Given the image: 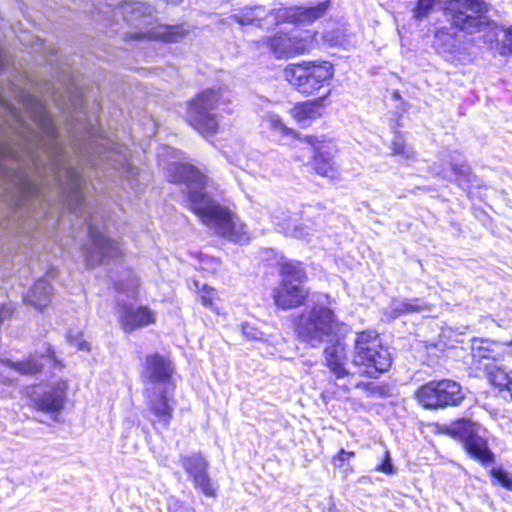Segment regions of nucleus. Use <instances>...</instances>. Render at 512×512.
<instances>
[{
    "instance_id": "obj_1",
    "label": "nucleus",
    "mask_w": 512,
    "mask_h": 512,
    "mask_svg": "<svg viewBox=\"0 0 512 512\" xmlns=\"http://www.w3.org/2000/svg\"><path fill=\"white\" fill-rule=\"evenodd\" d=\"M168 171L172 182L185 184L189 208L211 231L239 244L250 240L246 225L209 196L204 174L190 164H172Z\"/></svg>"
},
{
    "instance_id": "obj_2",
    "label": "nucleus",
    "mask_w": 512,
    "mask_h": 512,
    "mask_svg": "<svg viewBox=\"0 0 512 512\" xmlns=\"http://www.w3.org/2000/svg\"><path fill=\"white\" fill-rule=\"evenodd\" d=\"M92 4L106 19L109 20L111 14L113 21L118 22L119 18H122L132 26L135 30L126 33L129 39L178 42L188 33L184 25H155L152 7L142 2H123L114 7L113 4L103 3L102 0H92Z\"/></svg>"
},
{
    "instance_id": "obj_3",
    "label": "nucleus",
    "mask_w": 512,
    "mask_h": 512,
    "mask_svg": "<svg viewBox=\"0 0 512 512\" xmlns=\"http://www.w3.org/2000/svg\"><path fill=\"white\" fill-rule=\"evenodd\" d=\"M33 101L35 102L36 121L45 137V140L41 141V147L50 159L52 175L59 183H62V173L65 175L74 190L77 201L78 207L75 208V213L81 212L83 206V196L80 191L81 177L78 171L64 164L63 149L57 140L56 127L40 100L33 99Z\"/></svg>"
},
{
    "instance_id": "obj_4",
    "label": "nucleus",
    "mask_w": 512,
    "mask_h": 512,
    "mask_svg": "<svg viewBox=\"0 0 512 512\" xmlns=\"http://www.w3.org/2000/svg\"><path fill=\"white\" fill-rule=\"evenodd\" d=\"M87 133L91 138L89 145L85 148L89 155V162L94 166L107 162V165L115 170L121 178H124L131 189H134L139 172L129 161L128 149L111 139L96 136V129L92 125L87 128Z\"/></svg>"
},
{
    "instance_id": "obj_5",
    "label": "nucleus",
    "mask_w": 512,
    "mask_h": 512,
    "mask_svg": "<svg viewBox=\"0 0 512 512\" xmlns=\"http://www.w3.org/2000/svg\"><path fill=\"white\" fill-rule=\"evenodd\" d=\"M353 364L361 368L362 375L377 377L391 366V357L383 347L375 331L368 330L356 334Z\"/></svg>"
},
{
    "instance_id": "obj_6",
    "label": "nucleus",
    "mask_w": 512,
    "mask_h": 512,
    "mask_svg": "<svg viewBox=\"0 0 512 512\" xmlns=\"http://www.w3.org/2000/svg\"><path fill=\"white\" fill-rule=\"evenodd\" d=\"M298 336L312 347H318L328 339L333 340L339 331L334 313L327 307H314L295 320Z\"/></svg>"
},
{
    "instance_id": "obj_7",
    "label": "nucleus",
    "mask_w": 512,
    "mask_h": 512,
    "mask_svg": "<svg viewBox=\"0 0 512 512\" xmlns=\"http://www.w3.org/2000/svg\"><path fill=\"white\" fill-rule=\"evenodd\" d=\"M225 103L223 89H206L187 104L186 119L202 135L215 134L218 129L217 107Z\"/></svg>"
},
{
    "instance_id": "obj_8",
    "label": "nucleus",
    "mask_w": 512,
    "mask_h": 512,
    "mask_svg": "<svg viewBox=\"0 0 512 512\" xmlns=\"http://www.w3.org/2000/svg\"><path fill=\"white\" fill-rule=\"evenodd\" d=\"M279 265L282 283L274 289V302L285 310L297 307L308 295V291L303 286L306 280L304 267L301 262L288 259H282Z\"/></svg>"
},
{
    "instance_id": "obj_9",
    "label": "nucleus",
    "mask_w": 512,
    "mask_h": 512,
    "mask_svg": "<svg viewBox=\"0 0 512 512\" xmlns=\"http://www.w3.org/2000/svg\"><path fill=\"white\" fill-rule=\"evenodd\" d=\"M286 80L298 92L313 95L328 83L333 75L334 68L330 62H308L290 64L284 70Z\"/></svg>"
},
{
    "instance_id": "obj_10",
    "label": "nucleus",
    "mask_w": 512,
    "mask_h": 512,
    "mask_svg": "<svg viewBox=\"0 0 512 512\" xmlns=\"http://www.w3.org/2000/svg\"><path fill=\"white\" fill-rule=\"evenodd\" d=\"M487 5L481 0H449L444 13L452 25L467 33H475L490 25Z\"/></svg>"
},
{
    "instance_id": "obj_11",
    "label": "nucleus",
    "mask_w": 512,
    "mask_h": 512,
    "mask_svg": "<svg viewBox=\"0 0 512 512\" xmlns=\"http://www.w3.org/2000/svg\"><path fill=\"white\" fill-rule=\"evenodd\" d=\"M415 398L425 409H442L458 406L464 399L459 383L450 379L433 380L422 385L415 392Z\"/></svg>"
},
{
    "instance_id": "obj_12",
    "label": "nucleus",
    "mask_w": 512,
    "mask_h": 512,
    "mask_svg": "<svg viewBox=\"0 0 512 512\" xmlns=\"http://www.w3.org/2000/svg\"><path fill=\"white\" fill-rule=\"evenodd\" d=\"M138 286V279L135 276H129L127 284L123 282L116 284V290L119 295L125 294L128 298L135 299ZM116 301L119 306V322L125 332H131L155 322V313L148 307L134 308L132 305L124 303L120 296H117Z\"/></svg>"
},
{
    "instance_id": "obj_13",
    "label": "nucleus",
    "mask_w": 512,
    "mask_h": 512,
    "mask_svg": "<svg viewBox=\"0 0 512 512\" xmlns=\"http://www.w3.org/2000/svg\"><path fill=\"white\" fill-rule=\"evenodd\" d=\"M477 425L469 420L461 419L444 428V432L463 443L465 450L476 460L489 464L494 460L487 441L478 435Z\"/></svg>"
},
{
    "instance_id": "obj_14",
    "label": "nucleus",
    "mask_w": 512,
    "mask_h": 512,
    "mask_svg": "<svg viewBox=\"0 0 512 512\" xmlns=\"http://www.w3.org/2000/svg\"><path fill=\"white\" fill-rule=\"evenodd\" d=\"M85 221L88 224L89 236L92 242V245H86L83 249L87 266L94 267L104 263L106 259H112L122 254L119 243L107 238L102 231L94 225L92 217L85 219Z\"/></svg>"
},
{
    "instance_id": "obj_15",
    "label": "nucleus",
    "mask_w": 512,
    "mask_h": 512,
    "mask_svg": "<svg viewBox=\"0 0 512 512\" xmlns=\"http://www.w3.org/2000/svg\"><path fill=\"white\" fill-rule=\"evenodd\" d=\"M174 368L172 362L158 353L146 356L145 368L142 373L145 388H171Z\"/></svg>"
},
{
    "instance_id": "obj_16",
    "label": "nucleus",
    "mask_w": 512,
    "mask_h": 512,
    "mask_svg": "<svg viewBox=\"0 0 512 512\" xmlns=\"http://www.w3.org/2000/svg\"><path fill=\"white\" fill-rule=\"evenodd\" d=\"M332 338L333 340L328 339V341H324L326 346L323 354L325 365L335 376V384L338 386V383L347 382L353 374L345 367L347 364V352L344 339L339 333H336L335 337Z\"/></svg>"
},
{
    "instance_id": "obj_17",
    "label": "nucleus",
    "mask_w": 512,
    "mask_h": 512,
    "mask_svg": "<svg viewBox=\"0 0 512 512\" xmlns=\"http://www.w3.org/2000/svg\"><path fill=\"white\" fill-rule=\"evenodd\" d=\"M278 9H267L263 5L245 6L230 15L229 19L239 25H253L270 29L280 24Z\"/></svg>"
},
{
    "instance_id": "obj_18",
    "label": "nucleus",
    "mask_w": 512,
    "mask_h": 512,
    "mask_svg": "<svg viewBox=\"0 0 512 512\" xmlns=\"http://www.w3.org/2000/svg\"><path fill=\"white\" fill-rule=\"evenodd\" d=\"M68 385L65 381L59 380L52 383L50 387L46 388L41 394H35L32 401L35 407L44 413L51 415L53 420L64 409L67 400Z\"/></svg>"
},
{
    "instance_id": "obj_19",
    "label": "nucleus",
    "mask_w": 512,
    "mask_h": 512,
    "mask_svg": "<svg viewBox=\"0 0 512 512\" xmlns=\"http://www.w3.org/2000/svg\"><path fill=\"white\" fill-rule=\"evenodd\" d=\"M473 363L477 369L484 370V363L495 365L502 357L512 356V342L508 346L490 340L473 339L471 346Z\"/></svg>"
},
{
    "instance_id": "obj_20",
    "label": "nucleus",
    "mask_w": 512,
    "mask_h": 512,
    "mask_svg": "<svg viewBox=\"0 0 512 512\" xmlns=\"http://www.w3.org/2000/svg\"><path fill=\"white\" fill-rule=\"evenodd\" d=\"M171 388H145L146 403L149 411L155 417V422L168 427L173 417V398L169 396Z\"/></svg>"
},
{
    "instance_id": "obj_21",
    "label": "nucleus",
    "mask_w": 512,
    "mask_h": 512,
    "mask_svg": "<svg viewBox=\"0 0 512 512\" xmlns=\"http://www.w3.org/2000/svg\"><path fill=\"white\" fill-rule=\"evenodd\" d=\"M330 8V1L325 0L315 6H294L278 8L280 24L291 22L298 25H310L322 18Z\"/></svg>"
},
{
    "instance_id": "obj_22",
    "label": "nucleus",
    "mask_w": 512,
    "mask_h": 512,
    "mask_svg": "<svg viewBox=\"0 0 512 512\" xmlns=\"http://www.w3.org/2000/svg\"><path fill=\"white\" fill-rule=\"evenodd\" d=\"M52 295V286L45 279H39L28 292L25 299L36 309L42 310L49 305Z\"/></svg>"
},
{
    "instance_id": "obj_23",
    "label": "nucleus",
    "mask_w": 512,
    "mask_h": 512,
    "mask_svg": "<svg viewBox=\"0 0 512 512\" xmlns=\"http://www.w3.org/2000/svg\"><path fill=\"white\" fill-rule=\"evenodd\" d=\"M338 387L348 392L352 389H361L366 396L386 397L389 392L387 385H380L374 382H361L353 374L347 382L338 383Z\"/></svg>"
},
{
    "instance_id": "obj_24",
    "label": "nucleus",
    "mask_w": 512,
    "mask_h": 512,
    "mask_svg": "<svg viewBox=\"0 0 512 512\" xmlns=\"http://www.w3.org/2000/svg\"><path fill=\"white\" fill-rule=\"evenodd\" d=\"M266 43L276 58L295 56L293 34H276L273 37L267 38Z\"/></svg>"
},
{
    "instance_id": "obj_25",
    "label": "nucleus",
    "mask_w": 512,
    "mask_h": 512,
    "mask_svg": "<svg viewBox=\"0 0 512 512\" xmlns=\"http://www.w3.org/2000/svg\"><path fill=\"white\" fill-rule=\"evenodd\" d=\"M322 114L321 101L304 102L292 109V117L301 125L306 126L311 120Z\"/></svg>"
},
{
    "instance_id": "obj_26",
    "label": "nucleus",
    "mask_w": 512,
    "mask_h": 512,
    "mask_svg": "<svg viewBox=\"0 0 512 512\" xmlns=\"http://www.w3.org/2000/svg\"><path fill=\"white\" fill-rule=\"evenodd\" d=\"M418 299L413 300H392L389 307L384 310L383 315L388 320H393L403 314L419 312L428 309L426 305L418 304Z\"/></svg>"
},
{
    "instance_id": "obj_27",
    "label": "nucleus",
    "mask_w": 512,
    "mask_h": 512,
    "mask_svg": "<svg viewBox=\"0 0 512 512\" xmlns=\"http://www.w3.org/2000/svg\"><path fill=\"white\" fill-rule=\"evenodd\" d=\"M312 167L315 172L330 180L338 179V169L332 157L323 151H317L313 157Z\"/></svg>"
},
{
    "instance_id": "obj_28",
    "label": "nucleus",
    "mask_w": 512,
    "mask_h": 512,
    "mask_svg": "<svg viewBox=\"0 0 512 512\" xmlns=\"http://www.w3.org/2000/svg\"><path fill=\"white\" fill-rule=\"evenodd\" d=\"M295 55L309 53L319 45L318 33L311 30L299 31L293 34Z\"/></svg>"
},
{
    "instance_id": "obj_29",
    "label": "nucleus",
    "mask_w": 512,
    "mask_h": 512,
    "mask_svg": "<svg viewBox=\"0 0 512 512\" xmlns=\"http://www.w3.org/2000/svg\"><path fill=\"white\" fill-rule=\"evenodd\" d=\"M484 371L489 375L490 382L500 388L501 391L506 390L509 392V386H512V370L510 372L504 371L497 364L490 365L484 363Z\"/></svg>"
},
{
    "instance_id": "obj_30",
    "label": "nucleus",
    "mask_w": 512,
    "mask_h": 512,
    "mask_svg": "<svg viewBox=\"0 0 512 512\" xmlns=\"http://www.w3.org/2000/svg\"><path fill=\"white\" fill-rule=\"evenodd\" d=\"M298 222V215L289 213L283 222H278L277 225L286 235L302 240H308L310 229L308 227L298 226Z\"/></svg>"
},
{
    "instance_id": "obj_31",
    "label": "nucleus",
    "mask_w": 512,
    "mask_h": 512,
    "mask_svg": "<svg viewBox=\"0 0 512 512\" xmlns=\"http://www.w3.org/2000/svg\"><path fill=\"white\" fill-rule=\"evenodd\" d=\"M181 464L192 479L208 471L209 467L207 460L200 453L182 456Z\"/></svg>"
},
{
    "instance_id": "obj_32",
    "label": "nucleus",
    "mask_w": 512,
    "mask_h": 512,
    "mask_svg": "<svg viewBox=\"0 0 512 512\" xmlns=\"http://www.w3.org/2000/svg\"><path fill=\"white\" fill-rule=\"evenodd\" d=\"M435 38L437 44L444 52L454 53L458 48V39L454 33L442 28L436 31Z\"/></svg>"
},
{
    "instance_id": "obj_33",
    "label": "nucleus",
    "mask_w": 512,
    "mask_h": 512,
    "mask_svg": "<svg viewBox=\"0 0 512 512\" xmlns=\"http://www.w3.org/2000/svg\"><path fill=\"white\" fill-rule=\"evenodd\" d=\"M263 121L274 131L281 133L282 135H291L295 138L301 139L299 134L293 129L288 128L281 117L275 113L268 112L263 116Z\"/></svg>"
},
{
    "instance_id": "obj_34",
    "label": "nucleus",
    "mask_w": 512,
    "mask_h": 512,
    "mask_svg": "<svg viewBox=\"0 0 512 512\" xmlns=\"http://www.w3.org/2000/svg\"><path fill=\"white\" fill-rule=\"evenodd\" d=\"M393 155L401 156L406 160L414 158L415 152L412 146L408 145L405 139L396 134L390 146Z\"/></svg>"
},
{
    "instance_id": "obj_35",
    "label": "nucleus",
    "mask_w": 512,
    "mask_h": 512,
    "mask_svg": "<svg viewBox=\"0 0 512 512\" xmlns=\"http://www.w3.org/2000/svg\"><path fill=\"white\" fill-rule=\"evenodd\" d=\"M194 486L199 489L207 497H216V487L214 486L208 471L193 478Z\"/></svg>"
},
{
    "instance_id": "obj_36",
    "label": "nucleus",
    "mask_w": 512,
    "mask_h": 512,
    "mask_svg": "<svg viewBox=\"0 0 512 512\" xmlns=\"http://www.w3.org/2000/svg\"><path fill=\"white\" fill-rule=\"evenodd\" d=\"M8 364L14 370L26 375L36 374L42 368V364L34 358L22 362L8 361Z\"/></svg>"
},
{
    "instance_id": "obj_37",
    "label": "nucleus",
    "mask_w": 512,
    "mask_h": 512,
    "mask_svg": "<svg viewBox=\"0 0 512 512\" xmlns=\"http://www.w3.org/2000/svg\"><path fill=\"white\" fill-rule=\"evenodd\" d=\"M498 29V27H496ZM500 31L503 33V38L501 40V54L512 55V26L508 28L499 27Z\"/></svg>"
},
{
    "instance_id": "obj_38",
    "label": "nucleus",
    "mask_w": 512,
    "mask_h": 512,
    "mask_svg": "<svg viewBox=\"0 0 512 512\" xmlns=\"http://www.w3.org/2000/svg\"><path fill=\"white\" fill-rule=\"evenodd\" d=\"M450 166L455 176L462 177L463 179H469L470 167L465 162H460L455 158H451Z\"/></svg>"
},
{
    "instance_id": "obj_39",
    "label": "nucleus",
    "mask_w": 512,
    "mask_h": 512,
    "mask_svg": "<svg viewBox=\"0 0 512 512\" xmlns=\"http://www.w3.org/2000/svg\"><path fill=\"white\" fill-rule=\"evenodd\" d=\"M492 475L503 487L512 490V477L508 472L502 469H493Z\"/></svg>"
},
{
    "instance_id": "obj_40",
    "label": "nucleus",
    "mask_w": 512,
    "mask_h": 512,
    "mask_svg": "<svg viewBox=\"0 0 512 512\" xmlns=\"http://www.w3.org/2000/svg\"><path fill=\"white\" fill-rule=\"evenodd\" d=\"M241 330L248 340H263V333L249 323H243Z\"/></svg>"
},
{
    "instance_id": "obj_41",
    "label": "nucleus",
    "mask_w": 512,
    "mask_h": 512,
    "mask_svg": "<svg viewBox=\"0 0 512 512\" xmlns=\"http://www.w3.org/2000/svg\"><path fill=\"white\" fill-rule=\"evenodd\" d=\"M355 456L354 452L346 451L344 449H341L339 451L338 456L333 458V463L337 467H342L344 462L350 458H353Z\"/></svg>"
},
{
    "instance_id": "obj_42",
    "label": "nucleus",
    "mask_w": 512,
    "mask_h": 512,
    "mask_svg": "<svg viewBox=\"0 0 512 512\" xmlns=\"http://www.w3.org/2000/svg\"><path fill=\"white\" fill-rule=\"evenodd\" d=\"M377 471L383 472L385 474H394V467L391 463L390 454L388 451L385 452L384 461L377 467Z\"/></svg>"
},
{
    "instance_id": "obj_43",
    "label": "nucleus",
    "mask_w": 512,
    "mask_h": 512,
    "mask_svg": "<svg viewBox=\"0 0 512 512\" xmlns=\"http://www.w3.org/2000/svg\"><path fill=\"white\" fill-rule=\"evenodd\" d=\"M213 295L214 289L209 288L203 295L200 296V301L205 307L213 308Z\"/></svg>"
},
{
    "instance_id": "obj_44",
    "label": "nucleus",
    "mask_w": 512,
    "mask_h": 512,
    "mask_svg": "<svg viewBox=\"0 0 512 512\" xmlns=\"http://www.w3.org/2000/svg\"><path fill=\"white\" fill-rule=\"evenodd\" d=\"M8 64V56L7 54L0 48V70L5 68Z\"/></svg>"
},
{
    "instance_id": "obj_45",
    "label": "nucleus",
    "mask_w": 512,
    "mask_h": 512,
    "mask_svg": "<svg viewBox=\"0 0 512 512\" xmlns=\"http://www.w3.org/2000/svg\"><path fill=\"white\" fill-rule=\"evenodd\" d=\"M74 344L79 350H89V344L84 340H76Z\"/></svg>"
},
{
    "instance_id": "obj_46",
    "label": "nucleus",
    "mask_w": 512,
    "mask_h": 512,
    "mask_svg": "<svg viewBox=\"0 0 512 512\" xmlns=\"http://www.w3.org/2000/svg\"><path fill=\"white\" fill-rule=\"evenodd\" d=\"M304 140L312 146H315L317 143V139L314 136H306Z\"/></svg>"
},
{
    "instance_id": "obj_47",
    "label": "nucleus",
    "mask_w": 512,
    "mask_h": 512,
    "mask_svg": "<svg viewBox=\"0 0 512 512\" xmlns=\"http://www.w3.org/2000/svg\"><path fill=\"white\" fill-rule=\"evenodd\" d=\"M287 216H288V215H286L282 220H279V217H276V220H278V221L276 222V224H277L278 222H283V220H284Z\"/></svg>"
}]
</instances>
